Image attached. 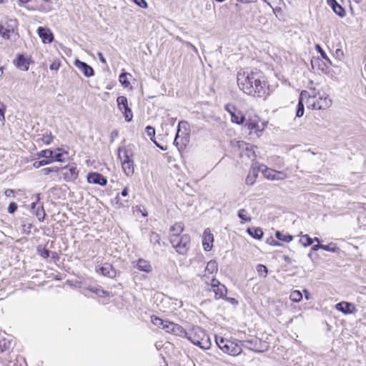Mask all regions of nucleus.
<instances>
[{"instance_id": "nucleus-58", "label": "nucleus", "mask_w": 366, "mask_h": 366, "mask_svg": "<svg viewBox=\"0 0 366 366\" xmlns=\"http://www.w3.org/2000/svg\"><path fill=\"white\" fill-rule=\"evenodd\" d=\"M97 55H98V57L99 59V61L104 64H106L107 63V60L104 57L103 54L102 52H98L97 53Z\"/></svg>"}, {"instance_id": "nucleus-37", "label": "nucleus", "mask_w": 366, "mask_h": 366, "mask_svg": "<svg viewBox=\"0 0 366 366\" xmlns=\"http://www.w3.org/2000/svg\"><path fill=\"white\" fill-rule=\"evenodd\" d=\"M52 162V159H42V160H40V161H36L34 162L33 164V166L34 168H39L42 166H44V165H46V164H51Z\"/></svg>"}, {"instance_id": "nucleus-34", "label": "nucleus", "mask_w": 366, "mask_h": 366, "mask_svg": "<svg viewBox=\"0 0 366 366\" xmlns=\"http://www.w3.org/2000/svg\"><path fill=\"white\" fill-rule=\"evenodd\" d=\"M54 139V136L51 132L43 134L40 140L46 145H49Z\"/></svg>"}, {"instance_id": "nucleus-36", "label": "nucleus", "mask_w": 366, "mask_h": 366, "mask_svg": "<svg viewBox=\"0 0 366 366\" xmlns=\"http://www.w3.org/2000/svg\"><path fill=\"white\" fill-rule=\"evenodd\" d=\"M247 212L246 211V209H241L238 211V217L239 219H241L242 220L244 221V222H250L251 221V217H248L247 215Z\"/></svg>"}, {"instance_id": "nucleus-57", "label": "nucleus", "mask_w": 366, "mask_h": 366, "mask_svg": "<svg viewBox=\"0 0 366 366\" xmlns=\"http://www.w3.org/2000/svg\"><path fill=\"white\" fill-rule=\"evenodd\" d=\"M246 127H247V128L249 129H253L256 127L257 126V124L256 123H254V122H246V124H245Z\"/></svg>"}, {"instance_id": "nucleus-60", "label": "nucleus", "mask_w": 366, "mask_h": 366, "mask_svg": "<svg viewBox=\"0 0 366 366\" xmlns=\"http://www.w3.org/2000/svg\"><path fill=\"white\" fill-rule=\"evenodd\" d=\"M4 194L6 197H11V195H14V191L11 189H7Z\"/></svg>"}, {"instance_id": "nucleus-32", "label": "nucleus", "mask_w": 366, "mask_h": 366, "mask_svg": "<svg viewBox=\"0 0 366 366\" xmlns=\"http://www.w3.org/2000/svg\"><path fill=\"white\" fill-rule=\"evenodd\" d=\"M37 155L39 157L44 158V159H51L53 160V151L51 149L41 150Z\"/></svg>"}, {"instance_id": "nucleus-30", "label": "nucleus", "mask_w": 366, "mask_h": 366, "mask_svg": "<svg viewBox=\"0 0 366 366\" xmlns=\"http://www.w3.org/2000/svg\"><path fill=\"white\" fill-rule=\"evenodd\" d=\"M290 298L294 302H299L302 299V294L299 290H294L290 293Z\"/></svg>"}, {"instance_id": "nucleus-7", "label": "nucleus", "mask_w": 366, "mask_h": 366, "mask_svg": "<svg viewBox=\"0 0 366 366\" xmlns=\"http://www.w3.org/2000/svg\"><path fill=\"white\" fill-rule=\"evenodd\" d=\"M188 127L189 124L187 122L181 121L179 122L177 132L174 140V144L177 147L179 151L184 149L189 142L188 132H185L184 136L182 137L181 138L179 135L181 129L183 128L185 131H187Z\"/></svg>"}, {"instance_id": "nucleus-15", "label": "nucleus", "mask_w": 366, "mask_h": 366, "mask_svg": "<svg viewBox=\"0 0 366 366\" xmlns=\"http://www.w3.org/2000/svg\"><path fill=\"white\" fill-rule=\"evenodd\" d=\"M242 350L241 347V345H239L234 342L228 341L226 342L225 347L223 349V352L227 353L228 355L237 356L242 352Z\"/></svg>"}, {"instance_id": "nucleus-24", "label": "nucleus", "mask_w": 366, "mask_h": 366, "mask_svg": "<svg viewBox=\"0 0 366 366\" xmlns=\"http://www.w3.org/2000/svg\"><path fill=\"white\" fill-rule=\"evenodd\" d=\"M263 174L265 177H267V179H269L274 180V179H283L282 173L278 172L275 170H273V169H271L269 168H266L263 171Z\"/></svg>"}, {"instance_id": "nucleus-45", "label": "nucleus", "mask_w": 366, "mask_h": 366, "mask_svg": "<svg viewBox=\"0 0 366 366\" xmlns=\"http://www.w3.org/2000/svg\"><path fill=\"white\" fill-rule=\"evenodd\" d=\"M322 249L332 252H335L338 249V248L333 243H330L327 245L322 244Z\"/></svg>"}, {"instance_id": "nucleus-46", "label": "nucleus", "mask_w": 366, "mask_h": 366, "mask_svg": "<svg viewBox=\"0 0 366 366\" xmlns=\"http://www.w3.org/2000/svg\"><path fill=\"white\" fill-rule=\"evenodd\" d=\"M257 272L259 274H264V276L265 277L267 274V268L266 266H264V264H258L257 266Z\"/></svg>"}, {"instance_id": "nucleus-18", "label": "nucleus", "mask_w": 366, "mask_h": 366, "mask_svg": "<svg viewBox=\"0 0 366 366\" xmlns=\"http://www.w3.org/2000/svg\"><path fill=\"white\" fill-rule=\"evenodd\" d=\"M74 65L84 74L86 77L94 76V71L93 68L86 63L79 59L75 60Z\"/></svg>"}, {"instance_id": "nucleus-62", "label": "nucleus", "mask_w": 366, "mask_h": 366, "mask_svg": "<svg viewBox=\"0 0 366 366\" xmlns=\"http://www.w3.org/2000/svg\"><path fill=\"white\" fill-rule=\"evenodd\" d=\"M267 242L272 245H274V246H280V243H279L278 242H277L276 240H274L273 239H271V242H269V239H267Z\"/></svg>"}, {"instance_id": "nucleus-56", "label": "nucleus", "mask_w": 366, "mask_h": 366, "mask_svg": "<svg viewBox=\"0 0 366 366\" xmlns=\"http://www.w3.org/2000/svg\"><path fill=\"white\" fill-rule=\"evenodd\" d=\"M152 142L158 147L160 149L163 150V151H165L167 149V146H162L160 144H159L155 139L154 140H152Z\"/></svg>"}, {"instance_id": "nucleus-2", "label": "nucleus", "mask_w": 366, "mask_h": 366, "mask_svg": "<svg viewBox=\"0 0 366 366\" xmlns=\"http://www.w3.org/2000/svg\"><path fill=\"white\" fill-rule=\"evenodd\" d=\"M134 155L133 144L118 148V158L121 160L122 169L127 177H132L134 172Z\"/></svg>"}, {"instance_id": "nucleus-3", "label": "nucleus", "mask_w": 366, "mask_h": 366, "mask_svg": "<svg viewBox=\"0 0 366 366\" xmlns=\"http://www.w3.org/2000/svg\"><path fill=\"white\" fill-rule=\"evenodd\" d=\"M184 337L203 350L210 348L211 341L209 335L199 326H194L188 332L186 331Z\"/></svg>"}, {"instance_id": "nucleus-8", "label": "nucleus", "mask_w": 366, "mask_h": 366, "mask_svg": "<svg viewBox=\"0 0 366 366\" xmlns=\"http://www.w3.org/2000/svg\"><path fill=\"white\" fill-rule=\"evenodd\" d=\"M18 26L17 21L13 19H6L0 24V34L5 39H9L11 34L14 33Z\"/></svg>"}, {"instance_id": "nucleus-47", "label": "nucleus", "mask_w": 366, "mask_h": 366, "mask_svg": "<svg viewBox=\"0 0 366 366\" xmlns=\"http://www.w3.org/2000/svg\"><path fill=\"white\" fill-rule=\"evenodd\" d=\"M38 252L40 256L44 259L48 258L50 255V251L46 248L42 249H38Z\"/></svg>"}, {"instance_id": "nucleus-53", "label": "nucleus", "mask_w": 366, "mask_h": 366, "mask_svg": "<svg viewBox=\"0 0 366 366\" xmlns=\"http://www.w3.org/2000/svg\"><path fill=\"white\" fill-rule=\"evenodd\" d=\"M60 66V62L59 61H53L49 66L51 70H58Z\"/></svg>"}, {"instance_id": "nucleus-33", "label": "nucleus", "mask_w": 366, "mask_h": 366, "mask_svg": "<svg viewBox=\"0 0 366 366\" xmlns=\"http://www.w3.org/2000/svg\"><path fill=\"white\" fill-rule=\"evenodd\" d=\"M36 216L38 217L39 221H43L46 216V213L42 205L38 206L36 209L34 211Z\"/></svg>"}, {"instance_id": "nucleus-20", "label": "nucleus", "mask_w": 366, "mask_h": 366, "mask_svg": "<svg viewBox=\"0 0 366 366\" xmlns=\"http://www.w3.org/2000/svg\"><path fill=\"white\" fill-rule=\"evenodd\" d=\"M97 272H100L102 275L110 278L116 277L117 272L111 264L105 263L102 267L97 269Z\"/></svg>"}, {"instance_id": "nucleus-41", "label": "nucleus", "mask_w": 366, "mask_h": 366, "mask_svg": "<svg viewBox=\"0 0 366 366\" xmlns=\"http://www.w3.org/2000/svg\"><path fill=\"white\" fill-rule=\"evenodd\" d=\"M215 341H216L217 345L219 347V349H221L223 351V349H224L226 342L228 341V340L224 339L222 337H218L216 336Z\"/></svg>"}, {"instance_id": "nucleus-22", "label": "nucleus", "mask_w": 366, "mask_h": 366, "mask_svg": "<svg viewBox=\"0 0 366 366\" xmlns=\"http://www.w3.org/2000/svg\"><path fill=\"white\" fill-rule=\"evenodd\" d=\"M14 64L17 68L27 71L29 67L30 62L24 54H18L16 59L14 61Z\"/></svg>"}, {"instance_id": "nucleus-54", "label": "nucleus", "mask_w": 366, "mask_h": 366, "mask_svg": "<svg viewBox=\"0 0 366 366\" xmlns=\"http://www.w3.org/2000/svg\"><path fill=\"white\" fill-rule=\"evenodd\" d=\"M224 300L234 305H237L238 304V301L234 297H227L225 296V298Z\"/></svg>"}, {"instance_id": "nucleus-28", "label": "nucleus", "mask_w": 366, "mask_h": 366, "mask_svg": "<svg viewBox=\"0 0 366 366\" xmlns=\"http://www.w3.org/2000/svg\"><path fill=\"white\" fill-rule=\"evenodd\" d=\"M149 240L152 244H153L154 246L158 245L159 247H161V237L160 235L155 232H152L149 234Z\"/></svg>"}, {"instance_id": "nucleus-59", "label": "nucleus", "mask_w": 366, "mask_h": 366, "mask_svg": "<svg viewBox=\"0 0 366 366\" xmlns=\"http://www.w3.org/2000/svg\"><path fill=\"white\" fill-rule=\"evenodd\" d=\"M323 247H322V244H320V243H318L317 244H315L312 247V251H317L319 249H322Z\"/></svg>"}, {"instance_id": "nucleus-26", "label": "nucleus", "mask_w": 366, "mask_h": 366, "mask_svg": "<svg viewBox=\"0 0 366 366\" xmlns=\"http://www.w3.org/2000/svg\"><path fill=\"white\" fill-rule=\"evenodd\" d=\"M247 233L253 238L261 239L263 237V231L260 227H251L247 229Z\"/></svg>"}, {"instance_id": "nucleus-35", "label": "nucleus", "mask_w": 366, "mask_h": 366, "mask_svg": "<svg viewBox=\"0 0 366 366\" xmlns=\"http://www.w3.org/2000/svg\"><path fill=\"white\" fill-rule=\"evenodd\" d=\"M332 10L340 17H344L346 14L345 9L339 4L336 5Z\"/></svg>"}, {"instance_id": "nucleus-14", "label": "nucleus", "mask_w": 366, "mask_h": 366, "mask_svg": "<svg viewBox=\"0 0 366 366\" xmlns=\"http://www.w3.org/2000/svg\"><path fill=\"white\" fill-rule=\"evenodd\" d=\"M87 182L89 184H98L100 186H105L107 183V179L102 174L97 172H89L87 174Z\"/></svg>"}, {"instance_id": "nucleus-42", "label": "nucleus", "mask_w": 366, "mask_h": 366, "mask_svg": "<svg viewBox=\"0 0 366 366\" xmlns=\"http://www.w3.org/2000/svg\"><path fill=\"white\" fill-rule=\"evenodd\" d=\"M315 49L317 51L318 53H320L321 57L327 61L330 64H331V61L330 59H329V57L327 56L326 53L324 51V50L322 49V47L320 46V45L319 44H316L315 45Z\"/></svg>"}, {"instance_id": "nucleus-12", "label": "nucleus", "mask_w": 366, "mask_h": 366, "mask_svg": "<svg viewBox=\"0 0 366 366\" xmlns=\"http://www.w3.org/2000/svg\"><path fill=\"white\" fill-rule=\"evenodd\" d=\"M61 169L64 171L63 177L66 182H74L78 178L79 171L76 166L68 165Z\"/></svg>"}, {"instance_id": "nucleus-25", "label": "nucleus", "mask_w": 366, "mask_h": 366, "mask_svg": "<svg viewBox=\"0 0 366 366\" xmlns=\"http://www.w3.org/2000/svg\"><path fill=\"white\" fill-rule=\"evenodd\" d=\"M137 267L140 271L149 272L152 269V267L150 264L149 262L145 260L144 259H139L137 264Z\"/></svg>"}, {"instance_id": "nucleus-5", "label": "nucleus", "mask_w": 366, "mask_h": 366, "mask_svg": "<svg viewBox=\"0 0 366 366\" xmlns=\"http://www.w3.org/2000/svg\"><path fill=\"white\" fill-rule=\"evenodd\" d=\"M239 342L241 347H244L256 352H263L267 349L266 343L262 342L261 340L257 337L241 340Z\"/></svg>"}, {"instance_id": "nucleus-44", "label": "nucleus", "mask_w": 366, "mask_h": 366, "mask_svg": "<svg viewBox=\"0 0 366 366\" xmlns=\"http://www.w3.org/2000/svg\"><path fill=\"white\" fill-rule=\"evenodd\" d=\"M10 345L11 343L9 341H7L6 340H0V352H3L9 350L10 347Z\"/></svg>"}, {"instance_id": "nucleus-16", "label": "nucleus", "mask_w": 366, "mask_h": 366, "mask_svg": "<svg viewBox=\"0 0 366 366\" xmlns=\"http://www.w3.org/2000/svg\"><path fill=\"white\" fill-rule=\"evenodd\" d=\"M336 310L345 315L354 314L356 312L355 305L351 302H340L335 305Z\"/></svg>"}, {"instance_id": "nucleus-31", "label": "nucleus", "mask_w": 366, "mask_h": 366, "mask_svg": "<svg viewBox=\"0 0 366 366\" xmlns=\"http://www.w3.org/2000/svg\"><path fill=\"white\" fill-rule=\"evenodd\" d=\"M151 321L154 325L162 327L164 330V326L166 325L165 322L167 320H164L157 316L152 315L151 317Z\"/></svg>"}, {"instance_id": "nucleus-61", "label": "nucleus", "mask_w": 366, "mask_h": 366, "mask_svg": "<svg viewBox=\"0 0 366 366\" xmlns=\"http://www.w3.org/2000/svg\"><path fill=\"white\" fill-rule=\"evenodd\" d=\"M40 172L41 174H43L44 175H48L51 173V170H50L49 167L44 168Z\"/></svg>"}, {"instance_id": "nucleus-1", "label": "nucleus", "mask_w": 366, "mask_h": 366, "mask_svg": "<svg viewBox=\"0 0 366 366\" xmlns=\"http://www.w3.org/2000/svg\"><path fill=\"white\" fill-rule=\"evenodd\" d=\"M237 84L239 88L248 95L264 97L267 94L269 86L264 73L259 70L238 72Z\"/></svg>"}, {"instance_id": "nucleus-63", "label": "nucleus", "mask_w": 366, "mask_h": 366, "mask_svg": "<svg viewBox=\"0 0 366 366\" xmlns=\"http://www.w3.org/2000/svg\"><path fill=\"white\" fill-rule=\"evenodd\" d=\"M236 1L238 2L242 3V4H249V3H253V2L257 1V0H236Z\"/></svg>"}, {"instance_id": "nucleus-4", "label": "nucleus", "mask_w": 366, "mask_h": 366, "mask_svg": "<svg viewBox=\"0 0 366 366\" xmlns=\"http://www.w3.org/2000/svg\"><path fill=\"white\" fill-rule=\"evenodd\" d=\"M170 242L179 254H184L187 252L190 246V237L188 234L182 236L170 237Z\"/></svg>"}, {"instance_id": "nucleus-55", "label": "nucleus", "mask_w": 366, "mask_h": 366, "mask_svg": "<svg viewBox=\"0 0 366 366\" xmlns=\"http://www.w3.org/2000/svg\"><path fill=\"white\" fill-rule=\"evenodd\" d=\"M327 3L332 9H333L334 7H335L336 5L338 4L336 0H327Z\"/></svg>"}, {"instance_id": "nucleus-6", "label": "nucleus", "mask_w": 366, "mask_h": 366, "mask_svg": "<svg viewBox=\"0 0 366 366\" xmlns=\"http://www.w3.org/2000/svg\"><path fill=\"white\" fill-rule=\"evenodd\" d=\"M205 283L210 286V288L207 289L208 291H213L215 295V299H224L227 293V287L220 282L212 277L210 282L205 280Z\"/></svg>"}, {"instance_id": "nucleus-50", "label": "nucleus", "mask_w": 366, "mask_h": 366, "mask_svg": "<svg viewBox=\"0 0 366 366\" xmlns=\"http://www.w3.org/2000/svg\"><path fill=\"white\" fill-rule=\"evenodd\" d=\"M137 6H140L141 8H147V3L145 0H132Z\"/></svg>"}, {"instance_id": "nucleus-9", "label": "nucleus", "mask_w": 366, "mask_h": 366, "mask_svg": "<svg viewBox=\"0 0 366 366\" xmlns=\"http://www.w3.org/2000/svg\"><path fill=\"white\" fill-rule=\"evenodd\" d=\"M307 97H309L310 102H311V105L315 109H325L330 107L332 104V101L329 99L327 95L320 97L318 99H315L316 96L315 94H312V96L307 95Z\"/></svg>"}, {"instance_id": "nucleus-21", "label": "nucleus", "mask_w": 366, "mask_h": 366, "mask_svg": "<svg viewBox=\"0 0 366 366\" xmlns=\"http://www.w3.org/2000/svg\"><path fill=\"white\" fill-rule=\"evenodd\" d=\"M217 263L215 260H211L209 261L205 268V273L203 275L204 280H207L210 282L211 279L209 277V274H212L213 276L214 273H216L217 272Z\"/></svg>"}, {"instance_id": "nucleus-19", "label": "nucleus", "mask_w": 366, "mask_h": 366, "mask_svg": "<svg viewBox=\"0 0 366 366\" xmlns=\"http://www.w3.org/2000/svg\"><path fill=\"white\" fill-rule=\"evenodd\" d=\"M37 34L44 44L51 43L54 41V35L48 28L39 27Z\"/></svg>"}, {"instance_id": "nucleus-49", "label": "nucleus", "mask_w": 366, "mask_h": 366, "mask_svg": "<svg viewBox=\"0 0 366 366\" xmlns=\"http://www.w3.org/2000/svg\"><path fill=\"white\" fill-rule=\"evenodd\" d=\"M17 208H18V205L16 202H11L9 204V207L7 209L8 212L10 214H14L17 210Z\"/></svg>"}, {"instance_id": "nucleus-64", "label": "nucleus", "mask_w": 366, "mask_h": 366, "mask_svg": "<svg viewBox=\"0 0 366 366\" xmlns=\"http://www.w3.org/2000/svg\"><path fill=\"white\" fill-rule=\"evenodd\" d=\"M122 196L127 197L128 195V188L125 187L121 192Z\"/></svg>"}, {"instance_id": "nucleus-27", "label": "nucleus", "mask_w": 366, "mask_h": 366, "mask_svg": "<svg viewBox=\"0 0 366 366\" xmlns=\"http://www.w3.org/2000/svg\"><path fill=\"white\" fill-rule=\"evenodd\" d=\"M183 230V224L182 222L176 223L170 228V232H172L171 237H174V235L179 237V234L182 232Z\"/></svg>"}, {"instance_id": "nucleus-40", "label": "nucleus", "mask_w": 366, "mask_h": 366, "mask_svg": "<svg viewBox=\"0 0 366 366\" xmlns=\"http://www.w3.org/2000/svg\"><path fill=\"white\" fill-rule=\"evenodd\" d=\"M257 177V174L255 172V171H253L252 174H251V173H249L245 179L246 184L247 185H252L254 183Z\"/></svg>"}, {"instance_id": "nucleus-39", "label": "nucleus", "mask_w": 366, "mask_h": 366, "mask_svg": "<svg viewBox=\"0 0 366 366\" xmlns=\"http://www.w3.org/2000/svg\"><path fill=\"white\" fill-rule=\"evenodd\" d=\"M127 75H129L128 73H122L119 75V80L120 83L124 86L127 87L130 82L127 79Z\"/></svg>"}, {"instance_id": "nucleus-52", "label": "nucleus", "mask_w": 366, "mask_h": 366, "mask_svg": "<svg viewBox=\"0 0 366 366\" xmlns=\"http://www.w3.org/2000/svg\"><path fill=\"white\" fill-rule=\"evenodd\" d=\"M39 201H40V194H36V201L31 204V209L33 211H35L37 207L39 206L38 204H39Z\"/></svg>"}, {"instance_id": "nucleus-48", "label": "nucleus", "mask_w": 366, "mask_h": 366, "mask_svg": "<svg viewBox=\"0 0 366 366\" xmlns=\"http://www.w3.org/2000/svg\"><path fill=\"white\" fill-rule=\"evenodd\" d=\"M177 39L179 40L181 42H183L187 46L189 47V49H192V51H194L196 54L198 53L197 49L189 41H183L182 39L179 36L177 37Z\"/></svg>"}, {"instance_id": "nucleus-23", "label": "nucleus", "mask_w": 366, "mask_h": 366, "mask_svg": "<svg viewBox=\"0 0 366 366\" xmlns=\"http://www.w3.org/2000/svg\"><path fill=\"white\" fill-rule=\"evenodd\" d=\"M307 98V92L302 91L300 94V97L298 102V104L297 105V110H296V117H301L304 114L305 112V107L303 104V99Z\"/></svg>"}, {"instance_id": "nucleus-13", "label": "nucleus", "mask_w": 366, "mask_h": 366, "mask_svg": "<svg viewBox=\"0 0 366 366\" xmlns=\"http://www.w3.org/2000/svg\"><path fill=\"white\" fill-rule=\"evenodd\" d=\"M165 324L164 330L167 332L172 333L180 337H184V334H186L185 330L182 326L176 323L167 320Z\"/></svg>"}, {"instance_id": "nucleus-51", "label": "nucleus", "mask_w": 366, "mask_h": 366, "mask_svg": "<svg viewBox=\"0 0 366 366\" xmlns=\"http://www.w3.org/2000/svg\"><path fill=\"white\" fill-rule=\"evenodd\" d=\"M62 154L61 152L59 153H56V154H54L53 153V162H64V160L62 159Z\"/></svg>"}, {"instance_id": "nucleus-17", "label": "nucleus", "mask_w": 366, "mask_h": 366, "mask_svg": "<svg viewBox=\"0 0 366 366\" xmlns=\"http://www.w3.org/2000/svg\"><path fill=\"white\" fill-rule=\"evenodd\" d=\"M214 236L209 228L204 229L202 237V244L205 251H210L212 248Z\"/></svg>"}, {"instance_id": "nucleus-11", "label": "nucleus", "mask_w": 366, "mask_h": 366, "mask_svg": "<svg viewBox=\"0 0 366 366\" xmlns=\"http://www.w3.org/2000/svg\"><path fill=\"white\" fill-rule=\"evenodd\" d=\"M117 106L119 110L124 111L125 121L129 122L132 120L133 114L128 106L127 98L124 96H119L117 99Z\"/></svg>"}, {"instance_id": "nucleus-10", "label": "nucleus", "mask_w": 366, "mask_h": 366, "mask_svg": "<svg viewBox=\"0 0 366 366\" xmlns=\"http://www.w3.org/2000/svg\"><path fill=\"white\" fill-rule=\"evenodd\" d=\"M225 110L231 116V122L237 124H242L245 120L244 116L242 112L237 109V107L231 104H227L224 107Z\"/></svg>"}, {"instance_id": "nucleus-29", "label": "nucleus", "mask_w": 366, "mask_h": 366, "mask_svg": "<svg viewBox=\"0 0 366 366\" xmlns=\"http://www.w3.org/2000/svg\"><path fill=\"white\" fill-rule=\"evenodd\" d=\"M275 237L280 241L290 242L292 240L293 237L290 234H285L280 231H277L275 233Z\"/></svg>"}, {"instance_id": "nucleus-43", "label": "nucleus", "mask_w": 366, "mask_h": 366, "mask_svg": "<svg viewBox=\"0 0 366 366\" xmlns=\"http://www.w3.org/2000/svg\"><path fill=\"white\" fill-rule=\"evenodd\" d=\"M145 132L147 133V136L150 138L152 141L154 140L155 129L154 127L151 126L146 127Z\"/></svg>"}, {"instance_id": "nucleus-38", "label": "nucleus", "mask_w": 366, "mask_h": 366, "mask_svg": "<svg viewBox=\"0 0 366 366\" xmlns=\"http://www.w3.org/2000/svg\"><path fill=\"white\" fill-rule=\"evenodd\" d=\"M300 241L305 247L310 246L313 242V239L307 234L303 235Z\"/></svg>"}]
</instances>
